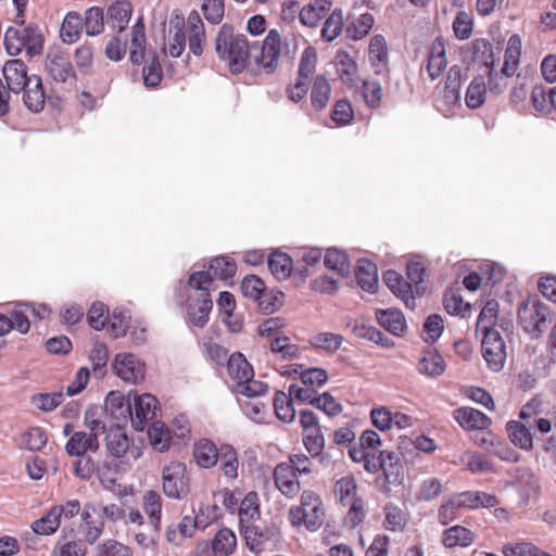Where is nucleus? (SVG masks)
Segmentation results:
<instances>
[{
    "label": "nucleus",
    "instance_id": "nucleus-54",
    "mask_svg": "<svg viewBox=\"0 0 556 556\" xmlns=\"http://www.w3.org/2000/svg\"><path fill=\"white\" fill-rule=\"evenodd\" d=\"M309 86L311 78L296 74L294 80L286 87L287 99L294 104L302 102L307 97Z\"/></svg>",
    "mask_w": 556,
    "mask_h": 556
},
{
    "label": "nucleus",
    "instance_id": "nucleus-53",
    "mask_svg": "<svg viewBox=\"0 0 556 556\" xmlns=\"http://www.w3.org/2000/svg\"><path fill=\"white\" fill-rule=\"evenodd\" d=\"M363 99L370 109H378L381 105L383 89L379 80L364 79L361 87Z\"/></svg>",
    "mask_w": 556,
    "mask_h": 556
},
{
    "label": "nucleus",
    "instance_id": "nucleus-22",
    "mask_svg": "<svg viewBox=\"0 0 556 556\" xmlns=\"http://www.w3.org/2000/svg\"><path fill=\"white\" fill-rule=\"evenodd\" d=\"M104 433L108 452L115 458L123 457L130 446V439L125 427L116 422L110 426Z\"/></svg>",
    "mask_w": 556,
    "mask_h": 556
},
{
    "label": "nucleus",
    "instance_id": "nucleus-26",
    "mask_svg": "<svg viewBox=\"0 0 556 556\" xmlns=\"http://www.w3.org/2000/svg\"><path fill=\"white\" fill-rule=\"evenodd\" d=\"M334 66L337 74L342 83L353 88L356 86L355 76L358 72V65L355 59L344 49H339L334 55Z\"/></svg>",
    "mask_w": 556,
    "mask_h": 556
},
{
    "label": "nucleus",
    "instance_id": "nucleus-28",
    "mask_svg": "<svg viewBox=\"0 0 556 556\" xmlns=\"http://www.w3.org/2000/svg\"><path fill=\"white\" fill-rule=\"evenodd\" d=\"M222 455V446L217 448L210 439H201L194 443L193 457L201 468L214 467Z\"/></svg>",
    "mask_w": 556,
    "mask_h": 556
},
{
    "label": "nucleus",
    "instance_id": "nucleus-33",
    "mask_svg": "<svg viewBox=\"0 0 556 556\" xmlns=\"http://www.w3.org/2000/svg\"><path fill=\"white\" fill-rule=\"evenodd\" d=\"M488 87L484 75L477 74L469 83L465 92V104L471 110H478L485 103Z\"/></svg>",
    "mask_w": 556,
    "mask_h": 556
},
{
    "label": "nucleus",
    "instance_id": "nucleus-62",
    "mask_svg": "<svg viewBox=\"0 0 556 556\" xmlns=\"http://www.w3.org/2000/svg\"><path fill=\"white\" fill-rule=\"evenodd\" d=\"M240 531L249 551L255 554H260L263 549L262 539L264 538V532L262 529L254 525H244L240 526Z\"/></svg>",
    "mask_w": 556,
    "mask_h": 556
},
{
    "label": "nucleus",
    "instance_id": "nucleus-44",
    "mask_svg": "<svg viewBox=\"0 0 556 556\" xmlns=\"http://www.w3.org/2000/svg\"><path fill=\"white\" fill-rule=\"evenodd\" d=\"M143 509L148 515L155 534L161 530L162 500L156 491L150 490L143 495Z\"/></svg>",
    "mask_w": 556,
    "mask_h": 556
},
{
    "label": "nucleus",
    "instance_id": "nucleus-35",
    "mask_svg": "<svg viewBox=\"0 0 556 556\" xmlns=\"http://www.w3.org/2000/svg\"><path fill=\"white\" fill-rule=\"evenodd\" d=\"M406 279L415 286L416 294H426L427 286H425V279L427 275V267L421 262V256L415 254L406 262Z\"/></svg>",
    "mask_w": 556,
    "mask_h": 556
},
{
    "label": "nucleus",
    "instance_id": "nucleus-58",
    "mask_svg": "<svg viewBox=\"0 0 556 556\" xmlns=\"http://www.w3.org/2000/svg\"><path fill=\"white\" fill-rule=\"evenodd\" d=\"M342 342L343 337L332 332H319L309 339V344L314 349H321L329 353L338 351Z\"/></svg>",
    "mask_w": 556,
    "mask_h": 556
},
{
    "label": "nucleus",
    "instance_id": "nucleus-25",
    "mask_svg": "<svg viewBox=\"0 0 556 556\" xmlns=\"http://www.w3.org/2000/svg\"><path fill=\"white\" fill-rule=\"evenodd\" d=\"M267 267L276 279L286 280L292 277L294 261L289 253L277 248L267 256Z\"/></svg>",
    "mask_w": 556,
    "mask_h": 556
},
{
    "label": "nucleus",
    "instance_id": "nucleus-36",
    "mask_svg": "<svg viewBox=\"0 0 556 556\" xmlns=\"http://www.w3.org/2000/svg\"><path fill=\"white\" fill-rule=\"evenodd\" d=\"M23 51L28 59H33L42 53L45 47V37L36 23H29L24 27Z\"/></svg>",
    "mask_w": 556,
    "mask_h": 556
},
{
    "label": "nucleus",
    "instance_id": "nucleus-23",
    "mask_svg": "<svg viewBox=\"0 0 556 556\" xmlns=\"http://www.w3.org/2000/svg\"><path fill=\"white\" fill-rule=\"evenodd\" d=\"M454 419L464 429L485 430L492 420L484 413L472 407H459L453 412Z\"/></svg>",
    "mask_w": 556,
    "mask_h": 556
},
{
    "label": "nucleus",
    "instance_id": "nucleus-21",
    "mask_svg": "<svg viewBox=\"0 0 556 556\" xmlns=\"http://www.w3.org/2000/svg\"><path fill=\"white\" fill-rule=\"evenodd\" d=\"M274 480L277 489L287 497L292 498L300 491V482L293 467L287 463H279L274 470Z\"/></svg>",
    "mask_w": 556,
    "mask_h": 556
},
{
    "label": "nucleus",
    "instance_id": "nucleus-60",
    "mask_svg": "<svg viewBox=\"0 0 556 556\" xmlns=\"http://www.w3.org/2000/svg\"><path fill=\"white\" fill-rule=\"evenodd\" d=\"M287 336H278L270 342V351L274 354H280L283 359H299L301 357L300 348L291 344Z\"/></svg>",
    "mask_w": 556,
    "mask_h": 556
},
{
    "label": "nucleus",
    "instance_id": "nucleus-39",
    "mask_svg": "<svg viewBox=\"0 0 556 556\" xmlns=\"http://www.w3.org/2000/svg\"><path fill=\"white\" fill-rule=\"evenodd\" d=\"M375 24V17L371 13L365 12L356 21L349 22L344 28L345 38L352 41H358L365 38Z\"/></svg>",
    "mask_w": 556,
    "mask_h": 556
},
{
    "label": "nucleus",
    "instance_id": "nucleus-3",
    "mask_svg": "<svg viewBox=\"0 0 556 556\" xmlns=\"http://www.w3.org/2000/svg\"><path fill=\"white\" fill-rule=\"evenodd\" d=\"M498 317L500 315H478L477 319V328L483 334L481 342L482 356L488 367L494 372H498L503 369L507 357L506 344L503 337L500 331L491 326L492 324H496Z\"/></svg>",
    "mask_w": 556,
    "mask_h": 556
},
{
    "label": "nucleus",
    "instance_id": "nucleus-2",
    "mask_svg": "<svg viewBox=\"0 0 556 556\" xmlns=\"http://www.w3.org/2000/svg\"><path fill=\"white\" fill-rule=\"evenodd\" d=\"M248 37L244 34H236L230 23H224L218 28L214 49L219 61L227 64L232 75H239L248 68L247 43Z\"/></svg>",
    "mask_w": 556,
    "mask_h": 556
},
{
    "label": "nucleus",
    "instance_id": "nucleus-32",
    "mask_svg": "<svg viewBox=\"0 0 556 556\" xmlns=\"http://www.w3.org/2000/svg\"><path fill=\"white\" fill-rule=\"evenodd\" d=\"M506 431L510 442L525 451L533 448V433L531 425H526L519 420H509L506 424Z\"/></svg>",
    "mask_w": 556,
    "mask_h": 556
},
{
    "label": "nucleus",
    "instance_id": "nucleus-9",
    "mask_svg": "<svg viewBox=\"0 0 556 556\" xmlns=\"http://www.w3.org/2000/svg\"><path fill=\"white\" fill-rule=\"evenodd\" d=\"M382 282L388 287L392 294L401 300L406 309H416V300L425 294H416L415 286L395 269H387L382 271Z\"/></svg>",
    "mask_w": 556,
    "mask_h": 556
},
{
    "label": "nucleus",
    "instance_id": "nucleus-20",
    "mask_svg": "<svg viewBox=\"0 0 556 556\" xmlns=\"http://www.w3.org/2000/svg\"><path fill=\"white\" fill-rule=\"evenodd\" d=\"M132 5L128 0H115L106 8V18L110 27L118 34H123L132 16Z\"/></svg>",
    "mask_w": 556,
    "mask_h": 556
},
{
    "label": "nucleus",
    "instance_id": "nucleus-63",
    "mask_svg": "<svg viewBox=\"0 0 556 556\" xmlns=\"http://www.w3.org/2000/svg\"><path fill=\"white\" fill-rule=\"evenodd\" d=\"M87 545L83 540H70L68 542H62L59 539L52 555L53 556H86Z\"/></svg>",
    "mask_w": 556,
    "mask_h": 556
},
{
    "label": "nucleus",
    "instance_id": "nucleus-8",
    "mask_svg": "<svg viewBox=\"0 0 556 556\" xmlns=\"http://www.w3.org/2000/svg\"><path fill=\"white\" fill-rule=\"evenodd\" d=\"M281 52V35L278 29L271 28L262 41L260 54L255 55L253 61L265 74H274L279 65Z\"/></svg>",
    "mask_w": 556,
    "mask_h": 556
},
{
    "label": "nucleus",
    "instance_id": "nucleus-47",
    "mask_svg": "<svg viewBox=\"0 0 556 556\" xmlns=\"http://www.w3.org/2000/svg\"><path fill=\"white\" fill-rule=\"evenodd\" d=\"M286 301V294L278 288L265 287V291L256 300L257 307L262 313H277L281 309Z\"/></svg>",
    "mask_w": 556,
    "mask_h": 556
},
{
    "label": "nucleus",
    "instance_id": "nucleus-6",
    "mask_svg": "<svg viewBox=\"0 0 556 556\" xmlns=\"http://www.w3.org/2000/svg\"><path fill=\"white\" fill-rule=\"evenodd\" d=\"M288 393L300 404H308L320 409L330 417L342 413V405L328 392L317 394L314 388H303L296 383L290 384Z\"/></svg>",
    "mask_w": 556,
    "mask_h": 556
},
{
    "label": "nucleus",
    "instance_id": "nucleus-56",
    "mask_svg": "<svg viewBox=\"0 0 556 556\" xmlns=\"http://www.w3.org/2000/svg\"><path fill=\"white\" fill-rule=\"evenodd\" d=\"M218 460H220V470L227 478L236 479L238 477V454L231 445H222V455Z\"/></svg>",
    "mask_w": 556,
    "mask_h": 556
},
{
    "label": "nucleus",
    "instance_id": "nucleus-49",
    "mask_svg": "<svg viewBox=\"0 0 556 556\" xmlns=\"http://www.w3.org/2000/svg\"><path fill=\"white\" fill-rule=\"evenodd\" d=\"M92 372L97 379H102L106 375V366L109 362V349L106 344L94 341L89 353Z\"/></svg>",
    "mask_w": 556,
    "mask_h": 556
},
{
    "label": "nucleus",
    "instance_id": "nucleus-46",
    "mask_svg": "<svg viewBox=\"0 0 556 556\" xmlns=\"http://www.w3.org/2000/svg\"><path fill=\"white\" fill-rule=\"evenodd\" d=\"M293 401L289 394L281 390H277L274 396V409L277 418L286 424L294 421L296 412L293 405Z\"/></svg>",
    "mask_w": 556,
    "mask_h": 556
},
{
    "label": "nucleus",
    "instance_id": "nucleus-18",
    "mask_svg": "<svg viewBox=\"0 0 556 556\" xmlns=\"http://www.w3.org/2000/svg\"><path fill=\"white\" fill-rule=\"evenodd\" d=\"M324 266L341 278H350L352 263L346 250L337 245L328 247L324 254Z\"/></svg>",
    "mask_w": 556,
    "mask_h": 556
},
{
    "label": "nucleus",
    "instance_id": "nucleus-48",
    "mask_svg": "<svg viewBox=\"0 0 556 556\" xmlns=\"http://www.w3.org/2000/svg\"><path fill=\"white\" fill-rule=\"evenodd\" d=\"M445 367L442 355L435 350H428L419 361L418 371L429 377H438L444 372Z\"/></svg>",
    "mask_w": 556,
    "mask_h": 556
},
{
    "label": "nucleus",
    "instance_id": "nucleus-42",
    "mask_svg": "<svg viewBox=\"0 0 556 556\" xmlns=\"http://www.w3.org/2000/svg\"><path fill=\"white\" fill-rule=\"evenodd\" d=\"M227 371L229 376L238 381L249 380L254 377V370L252 365L247 361L244 355L240 352H236L227 359Z\"/></svg>",
    "mask_w": 556,
    "mask_h": 556
},
{
    "label": "nucleus",
    "instance_id": "nucleus-10",
    "mask_svg": "<svg viewBox=\"0 0 556 556\" xmlns=\"http://www.w3.org/2000/svg\"><path fill=\"white\" fill-rule=\"evenodd\" d=\"M130 395H132V399L129 419L136 431H142L148 421L156 416L159 401L150 393L138 394L136 390H130Z\"/></svg>",
    "mask_w": 556,
    "mask_h": 556
},
{
    "label": "nucleus",
    "instance_id": "nucleus-38",
    "mask_svg": "<svg viewBox=\"0 0 556 556\" xmlns=\"http://www.w3.org/2000/svg\"><path fill=\"white\" fill-rule=\"evenodd\" d=\"M237 546V538L229 528L219 529L211 541V551L214 556H229Z\"/></svg>",
    "mask_w": 556,
    "mask_h": 556
},
{
    "label": "nucleus",
    "instance_id": "nucleus-40",
    "mask_svg": "<svg viewBox=\"0 0 556 556\" xmlns=\"http://www.w3.org/2000/svg\"><path fill=\"white\" fill-rule=\"evenodd\" d=\"M150 61L142 68L143 86L147 89H153L160 86L164 78V73L160 62L159 53L155 50L149 51Z\"/></svg>",
    "mask_w": 556,
    "mask_h": 556
},
{
    "label": "nucleus",
    "instance_id": "nucleus-31",
    "mask_svg": "<svg viewBox=\"0 0 556 556\" xmlns=\"http://www.w3.org/2000/svg\"><path fill=\"white\" fill-rule=\"evenodd\" d=\"M204 265L208 270H211V274L215 280H232L237 271L236 261L227 254H219L214 256Z\"/></svg>",
    "mask_w": 556,
    "mask_h": 556
},
{
    "label": "nucleus",
    "instance_id": "nucleus-43",
    "mask_svg": "<svg viewBox=\"0 0 556 556\" xmlns=\"http://www.w3.org/2000/svg\"><path fill=\"white\" fill-rule=\"evenodd\" d=\"M59 511H62V509L52 506L46 514L31 523V530L39 535H51L55 533L61 523Z\"/></svg>",
    "mask_w": 556,
    "mask_h": 556
},
{
    "label": "nucleus",
    "instance_id": "nucleus-59",
    "mask_svg": "<svg viewBox=\"0 0 556 556\" xmlns=\"http://www.w3.org/2000/svg\"><path fill=\"white\" fill-rule=\"evenodd\" d=\"M24 29L9 26L4 33L3 46L8 55L17 56L23 52Z\"/></svg>",
    "mask_w": 556,
    "mask_h": 556
},
{
    "label": "nucleus",
    "instance_id": "nucleus-16",
    "mask_svg": "<svg viewBox=\"0 0 556 556\" xmlns=\"http://www.w3.org/2000/svg\"><path fill=\"white\" fill-rule=\"evenodd\" d=\"M442 303L444 311L447 314L472 313L473 309L479 311L478 304H476V300L471 302L464 299L458 280L451 283L444 290Z\"/></svg>",
    "mask_w": 556,
    "mask_h": 556
},
{
    "label": "nucleus",
    "instance_id": "nucleus-11",
    "mask_svg": "<svg viewBox=\"0 0 556 556\" xmlns=\"http://www.w3.org/2000/svg\"><path fill=\"white\" fill-rule=\"evenodd\" d=\"M112 370L122 380L137 384L144 379L146 363L134 353L119 352L112 361Z\"/></svg>",
    "mask_w": 556,
    "mask_h": 556
},
{
    "label": "nucleus",
    "instance_id": "nucleus-4",
    "mask_svg": "<svg viewBox=\"0 0 556 556\" xmlns=\"http://www.w3.org/2000/svg\"><path fill=\"white\" fill-rule=\"evenodd\" d=\"M479 270L483 278V293L476 299L479 313L495 314L500 313L497 295L500 289H503V279L507 273L506 267L496 262L485 260L479 265Z\"/></svg>",
    "mask_w": 556,
    "mask_h": 556
},
{
    "label": "nucleus",
    "instance_id": "nucleus-14",
    "mask_svg": "<svg viewBox=\"0 0 556 556\" xmlns=\"http://www.w3.org/2000/svg\"><path fill=\"white\" fill-rule=\"evenodd\" d=\"M21 93L23 104L29 113L39 114L45 110V99L48 92L41 76L31 74L27 88Z\"/></svg>",
    "mask_w": 556,
    "mask_h": 556
},
{
    "label": "nucleus",
    "instance_id": "nucleus-29",
    "mask_svg": "<svg viewBox=\"0 0 556 556\" xmlns=\"http://www.w3.org/2000/svg\"><path fill=\"white\" fill-rule=\"evenodd\" d=\"M331 85L325 74H317L312 81L311 105L316 112L325 110L331 97Z\"/></svg>",
    "mask_w": 556,
    "mask_h": 556
},
{
    "label": "nucleus",
    "instance_id": "nucleus-55",
    "mask_svg": "<svg viewBox=\"0 0 556 556\" xmlns=\"http://www.w3.org/2000/svg\"><path fill=\"white\" fill-rule=\"evenodd\" d=\"M264 280L255 274L245 275L240 281V291L244 298L252 299L254 302L265 291Z\"/></svg>",
    "mask_w": 556,
    "mask_h": 556
},
{
    "label": "nucleus",
    "instance_id": "nucleus-5",
    "mask_svg": "<svg viewBox=\"0 0 556 556\" xmlns=\"http://www.w3.org/2000/svg\"><path fill=\"white\" fill-rule=\"evenodd\" d=\"M459 58L465 67L467 76L470 67L479 64V68L484 70V74L494 71L500 63V56L494 51V45L486 38H476L459 48Z\"/></svg>",
    "mask_w": 556,
    "mask_h": 556
},
{
    "label": "nucleus",
    "instance_id": "nucleus-27",
    "mask_svg": "<svg viewBox=\"0 0 556 556\" xmlns=\"http://www.w3.org/2000/svg\"><path fill=\"white\" fill-rule=\"evenodd\" d=\"M457 502H453L460 508L478 509L480 507L491 508L497 505L495 495L482 491H465L454 495Z\"/></svg>",
    "mask_w": 556,
    "mask_h": 556
},
{
    "label": "nucleus",
    "instance_id": "nucleus-51",
    "mask_svg": "<svg viewBox=\"0 0 556 556\" xmlns=\"http://www.w3.org/2000/svg\"><path fill=\"white\" fill-rule=\"evenodd\" d=\"M547 316L553 315H517L523 330L531 336V338H539L548 327L552 318L547 320Z\"/></svg>",
    "mask_w": 556,
    "mask_h": 556
},
{
    "label": "nucleus",
    "instance_id": "nucleus-17",
    "mask_svg": "<svg viewBox=\"0 0 556 556\" xmlns=\"http://www.w3.org/2000/svg\"><path fill=\"white\" fill-rule=\"evenodd\" d=\"M45 68L55 83H66L70 78L77 79L71 61L59 53H52L51 51L47 53Z\"/></svg>",
    "mask_w": 556,
    "mask_h": 556
},
{
    "label": "nucleus",
    "instance_id": "nucleus-7",
    "mask_svg": "<svg viewBox=\"0 0 556 556\" xmlns=\"http://www.w3.org/2000/svg\"><path fill=\"white\" fill-rule=\"evenodd\" d=\"M163 492L168 498L182 500L189 493V477L186 465L172 462L162 470Z\"/></svg>",
    "mask_w": 556,
    "mask_h": 556
},
{
    "label": "nucleus",
    "instance_id": "nucleus-45",
    "mask_svg": "<svg viewBox=\"0 0 556 556\" xmlns=\"http://www.w3.org/2000/svg\"><path fill=\"white\" fill-rule=\"evenodd\" d=\"M148 438L151 446L159 451L160 453H164L168 451L172 441V434L169 428L161 421L153 422L148 428Z\"/></svg>",
    "mask_w": 556,
    "mask_h": 556
},
{
    "label": "nucleus",
    "instance_id": "nucleus-64",
    "mask_svg": "<svg viewBox=\"0 0 556 556\" xmlns=\"http://www.w3.org/2000/svg\"><path fill=\"white\" fill-rule=\"evenodd\" d=\"M383 509L386 514L383 527L389 531L403 530L405 526L403 510L392 502L387 503Z\"/></svg>",
    "mask_w": 556,
    "mask_h": 556
},
{
    "label": "nucleus",
    "instance_id": "nucleus-61",
    "mask_svg": "<svg viewBox=\"0 0 556 556\" xmlns=\"http://www.w3.org/2000/svg\"><path fill=\"white\" fill-rule=\"evenodd\" d=\"M452 28L458 40H467L473 33V20L466 11H458L453 20Z\"/></svg>",
    "mask_w": 556,
    "mask_h": 556
},
{
    "label": "nucleus",
    "instance_id": "nucleus-24",
    "mask_svg": "<svg viewBox=\"0 0 556 556\" xmlns=\"http://www.w3.org/2000/svg\"><path fill=\"white\" fill-rule=\"evenodd\" d=\"M463 70L455 64L450 67L444 83V103L450 108L460 106L462 104V83Z\"/></svg>",
    "mask_w": 556,
    "mask_h": 556
},
{
    "label": "nucleus",
    "instance_id": "nucleus-12",
    "mask_svg": "<svg viewBox=\"0 0 556 556\" xmlns=\"http://www.w3.org/2000/svg\"><path fill=\"white\" fill-rule=\"evenodd\" d=\"M354 278L350 279L348 286L353 289L359 288L369 294L379 291V274L377 264L368 257H359L353 268Z\"/></svg>",
    "mask_w": 556,
    "mask_h": 556
},
{
    "label": "nucleus",
    "instance_id": "nucleus-15",
    "mask_svg": "<svg viewBox=\"0 0 556 556\" xmlns=\"http://www.w3.org/2000/svg\"><path fill=\"white\" fill-rule=\"evenodd\" d=\"M99 435L94 432L76 431L67 440L65 452L71 457H81L99 450Z\"/></svg>",
    "mask_w": 556,
    "mask_h": 556
},
{
    "label": "nucleus",
    "instance_id": "nucleus-41",
    "mask_svg": "<svg viewBox=\"0 0 556 556\" xmlns=\"http://www.w3.org/2000/svg\"><path fill=\"white\" fill-rule=\"evenodd\" d=\"M475 540V534L469 529L463 526H452L444 530L442 536V543L447 548L456 546L466 547L469 546Z\"/></svg>",
    "mask_w": 556,
    "mask_h": 556
},
{
    "label": "nucleus",
    "instance_id": "nucleus-57",
    "mask_svg": "<svg viewBox=\"0 0 556 556\" xmlns=\"http://www.w3.org/2000/svg\"><path fill=\"white\" fill-rule=\"evenodd\" d=\"M268 390L267 383L253 378L238 381L231 389L232 393L241 394L245 397H257L264 395Z\"/></svg>",
    "mask_w": 556,
    "mask_h": 556
},
{
    "label": "nucleus",
    "instance_id": "nucleus-30",
    "mask_svg": "<svg viewBox=\"0 0 556 556\" xmlns=\"http://www.w3.org/2000/svg\"><path fill=\"white\" fill-rule=\"evenodd\" d=\"M368 61L371 67L375 68V74L380 75L382 71L379 68L381 65L387 67L389 63V49L383 35L376 34L370 38L368 46Z\"/></svg>",
    "mask_w": 556,
    "mask_h": 556
},
{
    "label": "nucleus",
    "instance_id": "nucleus-34",
    "mask_svg": "<svg viewBox=\"0 0 556 556\" xmlns=\"http://www.w3.org/2000/svg\"><path fill=\"white\" fill-rule=\"evenodd\" d=\"M81 33V15L77 11L67 12L60 27L62 42L65 45L75 43L79 40Z\"/></svg>",
    "mask_w": 556,
    "mask_h": 556
},
{
    "label": "nucleus",
    "instance_id": "nucleus-50",
    "mask_svg": "<svg viewBox=\"0 0 556 556\" xmlns=\"http://www.w3.org/2000/svg\"><path fill=\"white\" fill-rule=\"evenodd\" d=\"M260 504L257 493L254 491L249 492L242 498L238 507L239 523L240 526L249 525L253 519L260 517Z\"/></svg>",
    "mask_w": 556,
    "mask_h": 556
},
{
    "label": "nucleus",
    "instance_id": "nucleus-13",
    "mask_svg": "<svg viewBox=\"0 0 556 556\" xmlns=\"http://www.w3.org/2000/svg\"><path fill=\"white\" fill-rule=\"evenodd\" d=\"M2 74L5 83L11 86L12 93L18 94L27 88L30 75L28 66L22 59H9L2 65Z\"/></svg>",
    "mask_w": 556,
    "mask_h": 556
},
{
    "label": "nucleus",
    "instance_id": "nucleus-1",
    "mask_svg": "<svg viewBox=\"0 0 556 556\" xmlns=\"http://www.w3.org/2000/svg\"><path fill=\"white\" fill-rule=\"evenodd\" d=\"M215 281L205 265H203V269L191 271L187 281L177 280L174 287L177 306L185 313H212L214 300L211 287Z\"/></svg>",
    "mask_w": 556,
    "mask_h": 556
},
{
    "label": "nucleus",
    "instance_id": "nucleus-37",
    "mask_svg": "<svg viewBox=\"0 0 556 556\" xmlns=\"http://www.w3.org/2000/svg\"><path fill=\"white\" fill-rule=\"evenodd\" d=\"M104 9L99 5H92L84 12L81 16L83 29L89 37H96L104 31Z\"/></svg>",
    "mask_w": 556,
    "mask_h": 556
},
{
    "label": "nucleus",
    "instance_id": "nucleus-52",
    "mask_svg": "<svg viewBox=\"0 0 556 556\" xmlns=\"http://www.w3.org/2000/svg\"><path fill=\"white\" fill-rule=\"evenodd\" d=\"M330 116L339 127L351 125L355 119V113L350 99H339L333 105Z\"/></svg>",
    "mask_w": 556,
    "mask_h": 556
},
{
    "label": "nucleus",
    "instance_id": "nucleus-19",
    "mask_svg": "<svg viewBox=\"0 0 556 556\" xmlns=\"http://www.w3.org/2000/svg\"><path fill=\"white\" fill-rule=\"evenodd\" d=\"M131 399L130 391L127 395L118 390L110 391L105 396L104 406H102L103 412L117 421H125L131 415Z\"/></svg>",
    "mask_w": 556,
    "mask_h": 556
}]
</instances>
